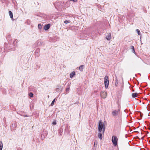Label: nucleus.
Masks as SVG:
<instances>
[{
	"label": "nucleus",
	"mask_w": 150,
	"mask_h": 150,
	"mask_svg": "<svg viewBox=\"0 0 150 150\" xmlns=\"http://www.w3.org/2000/svg\"><path fill=\"white\" fill-rule=\"evenodd\" d=\"M98 129V137L101 140L102 139V135L104 134L105 129V125L101 120H100L99 122Z\"/></svg>",
	"instance_id": "f257e3e1"
},
{
	"label": "nucleus",
	"mask_w": 150,
	"mask_h": 150,
	"mask_svg": "<svg viewBox=\"0 0 150 150\" xmlns=\"http://www.w3.org/2000/svg\"><path fill=\"white\" fill-rule=\"evenodd\" d=\"M120 109L115 110H113L111 114L113 117L117 116L120 114Z\"/></svg>",
	"instance_id": "f03ea898"
},
{
	"label": "nucleus",
	"mask_w": 150,
	"mask_h": 150,
	"mask_svg": "<svg viewBox=\"0 0 150 150\" xmlns=\"http://www.w3.org/2000/svg\"><path fill=\"white\" fill-rule=\"evenodd\" d=\"M118 139L117 137L115 136H113L112 137V141L113 144L115 146H116L117 143Z\"/></svg>",
	"instance_id": "7ed1b4c3"
},
{
	"label": "nucleus",
	"mask_w": 150,
	"mask_h": 150,
	"mask_svg": "<svg viewBox=\"0 0 150 150\" xmlns=\"http://www.w3.org/2000/svg\"><path fill=\"white\" fill-rule=\"evenodd\" d=\"M104 84L105 88H107L109 85L108 78L107 76H105L104 78Z\"/></svg>",
	"instance_id": "20e7f679"
},
{
	"label": "nucleus",
	"mask_w": 150,
	"mask_h": 150,
	"mask_svg": "<svg viewBox=\"0 0 150 150\" xmlns=\"http://www.w3.org/2000/svg\"><path fill=\"white\" fill-rule=\"evenodd\" d=\"M107 95V93L106 92L102 91L100 93V96L101 97L103 98H105Z\"/></svg>",
	"instance_id": "39448f33"
},
{
	"label": "nucleus",
	"mask_w": 150,
	"mask_h": 150,
	"mask_svg": "<svg viewBox=\"0 0 150 150\" xmlns=\"http://www.w3.org/2000/svg\"><path fill=\"white\" fill-rule=\"evenodd\" d=\"M50 27V24H48L44 26V29L45 30H47L49 29Z\"/></svg>",
	"instance_id": "423d86ee"
},
{
	"label": "nucleus",
	"mask_w": 150,
	"mask_h": 150,
	"mask_svg": "<svg viewBox=\"0 0 150 150\" xmlns=\"http://www.w3.org/2000/svg\"><path fill=\"white\" fill-rule=\"evenodd\" d=\"M54 5L56 8H57V7H60V3L59 2H57L56 3L54 4Z\"/></svg>",
	"instance_id": "0eeeda50"
},
{
	"label": "nucleus",
	"mask_w": 150,
	"mask_h": 150,
	"mask_svg": "<svg viewBox=\"0 0 150 150\" xmlns=\"http://www.w3.org/2000/svg\"><path fill=\"white\" fill-rule=\"evenodd\" d=\"M106 39L108 40H110L111 38V33H109L108 34V35L106 36Z\"/></svg>",
	"instance_id": "6e6552de"
},
{
	"label": "nucleus",
	"mask_w": 150,
	"mask_h": 150,
	"mask_svg": "<svg viewBox=\"0 0 150 150\" xmlns=\"http://www.w3.org/2000/svg\"><path fill=\"white\" fill-rule=\"evenodd\" d=\"M9 14L10 18L13 20V21L14 19L13 18V15L12 12L11 11H9Z\"/></svg>",
	"instance_id": "1a4fd4ad"
},
{
	"label": "nucleus",
	"mask_w": 150,
	"mask_h": 150,
	"mask_svg": "<svg viewBox=\"0 0 150 150\" xmlns=\"http://www.w3.org/2000/svg\"><path fill=\"white\" fill-rule=\"evenodd\" d=\"M75 75V72L73 71L70 74V77L71 78H72L73 76Z\"/></svg>",
	"instance_id": "9d476101"
},
{
	"label": "nucleus",
	"mask_w": 150,
	"mask_h": 150,
	"mask_svg": "<svg viewBox=\"0 0 150 150\" xmlns=\"http://www.w3.org/2000/svg\"><path fill=\"white\" fill-rule=\"evenodd\" d=\"M120 91H122L123 89V83H121L120 85V87L119 88Z\"/></svg>",
	"instance_id": "9b49d317"
},
{
	"label": "nucleus",
	"mask_w": 150,
	"mask_h": 150,
	"mask_svg": "<svg viewBox=\"0 0 150 150\" xmlns=\"http://www.w3.org/2000/svg\"><path fill=\"white\" fill-rule=\"evenodd\" d=\"M18 42V40H15L13 41V44L15 46H17V43Z\"/></svg>",
	"instance_id": "f8f14e48"
},
{
	"label": "nucleus",
	"mask_w": 150,
	"mask_h": 150,
	"mask_svg": "<svg viewBox=\"0 0 150 150\" xmlns=\"http://www.w3.org/2000/svg\"><path fill=\"white\" fill-rule=\"evenodd\" d=\"M3 144L2 141H0V150H2Z\"/></svg>",
	"instance_id": "ddd939ff"
},
{
	"label": "nucleus",
	"mask_w": 150,
	"mask_h": 150,
	"mask_svg": "<svg viewBox=\"0 0 150 150\" xmlns=\"http://www.w3.org/2000/svg\"><path fill=\"white\" fill-rule=\"evenodd\" d=\"M137 93H132V97L134 98L137 96Z\"/></svg>",
	"instance_id": "4468645a"
},
{
	"label": "nucleus",
	"mask_w": 150,
	"mask_h": 150,
	"mask_svg": "<svg viewBox=\"0 0 150 150\" xmlns=\"http://www.w3.org/2000/svg\"><path fill=\"white\" fill-rule=\"evenodd\" d=\"M83 65H81L79 68V69L81 71H83Z\"/></svg>",
	"instance_id": "2eb2a0df"
},
{
	"label": "nucleus",
	"mask_w": 150,
	"mask_h": 150,
	"mask_svg": "<svg viewBox=\"0 0 150 150\" xmlns=\"http://www.w3.org/2000/svg\"><path fill=\"white\" fill-rule=\"evenodd\" d=\"M136 32L137 33L138 35H141L140 32L139 30L136 29Z\"/></svg>",
	"instance_id": "dca6fc26"
},
{
	"label": "nucleus",
	"mask_w": 150,
	"mask_h": 150,
	"mask_svg": "<svg viewBox=\"0 0 150 150\" xmlns=\"http://www.w3.org/2000/svg\"><path fill=\"white\" fill-rule=\"evenodd\" d=\"M38 29H41L42 28V25L41 24H39L38 25Z\"/></svg>",
	"instance_id": "f3484780"
},
{
	"label": "nucleus",
	"mask_w": 150,
	"mask_h": 150,
	"mask_svg": "<svg viewBox=\"0 0 150 150\" xmlns=\"http://www.w3.org/2000/svg\"><path fill=\"white\" fill-rule=\"evenodd\" d=\"M55 99H54L53 100V101H52V102L51 103V105L52 106L53 105H54V102H55Z\"/></svg>",
	"instance_id": "a211bd4d"
},
{
	"label": "nucleus",
	"mask_w": 150,
	"mask_h": 150,
	"mask_svg": "<svg viewBox=\"0 0 150 150\" xmlns=\"http://www.w3.org/2000/svg\"><path fill=\"white\" fill-rule=\"evenodd\" d=\"M33 94L32 93H30L29 94V96L30 97H33Z\"/></svg>",
	"instance_id": "6ab92c4d"
},
{
	"label": "nucleus",
	"mask_w": 150,
	"mask_h": 150,
	"mask_svg": "<svg viewBox=\"0 0 150 150\" xmlns=\"http://www.w3.org/2000/svg\"><path fill=\"white\" fill-rule=\"evenodd\" d=\"M70 22V21H67V20H65L64 21V23L65 24H67L68 23H69Z\"/></svg>",
	"instance_id": "aec40b11"
},
{
	"label": "nucleus",
	"mask_w": 150,
	"mask_h": 150,
	"mask_svg": "<svg viewBox=\"0 0 150 150\" xmlns=\"http://www.w3.org/2000/svg\"><path fill=\"white\" fill-rule=\"evenodd\" d=\"M45 136L44 135H43V134L42 135L41 138H42V139H44L45 138Z\"/></svg>",
	"instance_id": "412c9836"
},
{
	"label": "nucleus",
	"mask_w": 150,
	"mask_h": 150,
	"mask_svg": "<svg viewBox=\"0 0 150 150\" xmlns=\"http://www.w3.org/2000/svg\"><path fill=\"white\" fill-rule=\"evenodd\" d=\"M56 120L54 121L52 123V124L53 125H55L56 124Z\"/></svg>",
	"instance_id": "4be33fe9"
},
{
	"label": "nucleus",
	"mask_w": 150,
	"mask_h": 150,
	"mask_svg": "<svg viewBox=\"0 0 150 150\" xmlns=\"http://www.w3.org/2000/svg\"><path fill=\"white\" fill-rule=\"evenodd\" d=\"M118 84V82H115V86H117Z\"/></svg>",
	"instance_id": "5701e85b"
},
{
	"label": "nucleus",
	"mask_w": 150,
	"mask_h": 150,
	"mask_svg": "<svg viewBox=\"0 0 150 150\" xmlns=\"http://www.w3.org/2000/svg\"><path fill=\"white\" fill-rule=\"evenodd\" d=\"M115 82H118V80L117 77L115 78Z\"/></svg>",
	"instance_id": "b1692460"
},
{
	"label": "nucleus",
	"mask_w": 150,
	"mask_h": 150,
	"mask_svg": "<svg viewBox=\"0 0 150 150\" xmlns=\"http://www.w3.org/2000/svg\"><path fill=\"white\" fill-rule=\"evenodd\" d=\"M71 1H72L74 2H76L77 1V0H70Z\"/></svg>",
	"instance_id": "393cba45"
},
{
	"label": "nucleus",
	"mask_w": 150,
	"mask_h": 150,
	"mask_svg": "<svg viewBox=\"0 0 150 150\" xmlns=\"http://www.w3.org/2000/svg\"><path fill=\"white\" fill-rule=\"evenodd\" d=\"M69 90V88H67V89H66V91H68Z\"/></svg>",
	"instance_id": "a878e982"
},
{
	"label": "nucleus",
	"mask_w": 150,
	"mask_h": 150,
	"mask_svg": "<svg viewBox=\"0 0 150 150\" xmlns=\"http://www.w3.org/2000/svg\"><path fill=\"white\" fill-rule=\"evenodd\" d=\"M132 50H134V47L133 46H132Z\"/></svg>",
	"instance_id": "bb28decb"
},
{
	"label": "nucleus",
	"mask_w": 150,
	"mask_h": 150,
	"mask_svg": "<svg viewBox=\"0 0 150 150\" xmlns=\"http://www.w3.org/2000/svg\"><path fill=\"white\" fill-rule=\"evenodd\" d=\"M133 52H134V53H135V51L134 49V50H133Z\"/></svg>",
	"instance_id": "cd10ccee"
},
{
	"label": "nucleus",
	"mask_w": 150,
	"mask_h": 150,
	"mask_svg": "<svg viewBox=\"0 0 150 150\" xmlns=\"http://www.w3.org/2000/svg\"><path fill=\"white\" fill-rule=\"evenodd\" d=\"M133 52H134V53H135V51L134 49V50H133Z\"/></svg>",
	"instance_id": "c85d7f7f"
},
{
	"label": "nucleus",
	"mask_w": 150,
	"mask_h": 150,
	"mask_svg": "<svg viewBox=\"0 0 150 150\" xmlns=\"http://www.w3.org/2000/svg\"><path fill=\"white\" fill-rule=\"evenodd\" d=\"M143 139H144V137H142L141 138V139H142V140Z\"/></svg>",
	"instance_id": "c756f323"
},
{
	"label": "nucleus",
	"mask_w": 150,
	"mask_h": 150,
	"mask_svg": "<svg viewBox=\"0 0 150 150\" xmlns=\"http://www.w3.org/2000/svg\"><path fill=\"white\" fill-rule=\"evenodd\" d=\"M28 116L27 115H25V117H28Z\"/></svg>",
	"instance_id": "7c9ffc66"
}]
</instances>
